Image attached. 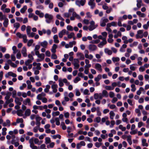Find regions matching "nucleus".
Here are the masks:
<instances>
[{"label":"nucleus","mask_w":149,"mask_h":149,"mask_svg":"<svg viewBox=\"0 0 149 149\" xmlns=\"http://www.w3.org/2000/svg\"><path fill=\"white\" fill-rule=\"evenodd\" d=\"M45 18L46 19L45 20L46 22L48 24L50 23L53 18V16L52 15L49 14L48 13H46L45 15Z\"/></svg>","instance_id":"f257e3e1"},{"label":"nucleus","mask_w":149,"mask_h":149,"mask_svg":"<svg viewBox=\"0 0 149 149\" xmlns=\"http://www.w3.org/2000/svg\"><path fill=\"white\" fill-rule=\"evenodd\" d=\"M107 43L106 38H103V40L98 45V46L99 47L101 48L102 46Z\"/></svg>","instance_id":"f03ea898"},{"label":"nucleus","mask_w":149,"mask_h":149,"mask_svg":"<svg viewBox=\"0 0 149 149\" xmlns=\"http://www.w3.org/2000/svg\"><path fill=\"white\" fill-rule=\"evenodd\" d=\"M88 48L89 50L94 51L96 50L97 47L95 45L90 44L89 45Z\"/></svg>","instance_id":"7ed1b4c3"},{"label":"nucleus","mask_w":149,"mask_h":149,"mask_svg":"<svg viewBox=\"0 0 149 149\" xmlns=\"http://www.w3.org/2000/svg\"><path fill=\"white\" fill-rule=\"evenodd\" d=\"M36 124L38 127H39L40 125V121L42 119V118L39 116H36Z\"/></svg>","instance_id":"20e7f679"},{"label":"nucleus","mask_w":149,"mask_h":149,"mask_svg":"<svg viewBox=\"0 0 149 149\" xmlns=\"http://www.w3.org/2000/svg\"><path fill=\"white\" fill-rule=\"evenodd\" d=\"M26 52V48L25 47H23L22 50L21 52L22 54L24 57H26L27 56Z\"/></svg>","instance_id":"39448f33"},{"label":"nucleus","mask_w":149,"mask_h":149,"mask_svg":"<svg viewBox=\"0 0 149 149\" xmlns=\"http://www.w3.org/2000/svg\"><path fill=\"white\" fill-rule=\"evenodd\" d=\"M95 68L99 71H101L102 70L101 65L99 63H97L95 65Z\"/></svg>","instance_id":"423d86ee"},{"label":"nucleus","mask_w":149,"mask_h":149,"mask_svg":"<svg viewBox=\"0 0 149 149\" xmlns=\"http://www.w3.org/2000/svg\"><path fill=\"white\" fill-rule=\"evenodd\" d=\"M77 56H80L79 59L80 60H84L85 58L84 55L82 53L78 52L77 53Z\"/></svg>","instance_id":"0eeeda50"},{"label":"nucleus","mask_w":149,"mask_h":149,"mask_svg":"<svg viewBox=\"0 0 149 149\" xmlns=\"http://www.w3.org/2000/svg\"><path fill=\"white\" fill-rule=\"evenodd\" d=\"M57 48V45L56 44H54L53 45L52 47V49L51 50V52L54 53H55L56 52V49Z\"/></svg>","instance_id":"6e6552de"},{"label":"nucleus","mask_w":149,"mask_h":149,"mask_svg":"<svg viewBox=\"0 0 149 149\" xmlns=\"http://www.w3.org/2000/svg\"><path fill=\"white\" fill-rule=\"evenodd\" d=\"M40 45L44 48H46L48 44L47 42L46 41H44L43 42H41Z\"/></svg>","instance_id":"1a4fd4ad"},{"label":"nucleus","mask_w":149,"mask_h":149,"mask_svg":"<svg viewBox=\"0 0 149 149\" xmlns=\"http://www.w3.org/2000/svg\"><path fill=\"white\" fill-rule=\"evenodd\" d=\"M104 52L105 53L109 55H111L112 53V51L108 48H105L104 49Z\"/></svg>","instance_id":"9d476101"},{"label":"nucleus","mask_w":149,"mask_h":149,"mask_svg":"<svg viewBox=\"0 0 149 149\" xmlns=\"http://www.w3.org/2000/svg\"><path fill=\"white\" fill-rule=\"evenodd\" d=\"M88 5L91 6V9H93L95 6V3L93 1H89L88 2Z\"/></svg>","instance_id":"9b49d317"},{"label":"nucleus","mask_w":149,"mask_h":149,"mask_svg":"<svg viewBox=\"0 0 149 149\" xmlns=\"http://www.w3.org/2000/svg\"><path fill=\"white\" fill-rule=\"evenodd\" d=\"M146 139H144L142 140V146H146L148 147V143H146Z\"/></svg>","instance_id":"f8f14e48"},{"label":"nucleus","mask_w":149,"mask_h":149,"mask_svg":"<svg viewBox=\"0 0 149 149\" xmlns=\"http://www.w3.org/2000/svg\"><path fill=\"white\" fill-rule=\"evenodd\" d=\"M131 137V136L130 135L127 136V141L130 145H132V143Z\"/></svg>","instance_id":"ddd939ff"},{"label":"nucleus","mask_w":149,"mask_h":149,"mask_svg":"<svg viewBox=\"0 0 149 149\" xmlns=\"http://www.w3.org/2000/svg\"><path fill=\"white\" fill-rule=\"evenodd\" d=\"M27 9V6H24L20 10L21 13H24L25 11Z\"/></svg>","instance_id":"4468645a"},{"label":"nucleus","mask_w":149,"mask_h":149,"mask_svg":"<svg viewBox=\"0 0 149 149\" xmlns=\"http://www.w3.org/2000/svg\"><path fill=\"white\" fill-rule=\"evenodd\" d=\"M102 95L103 97H107L108 96V92L106 90H104L102 92Z\"/></svg>","instance_id":"2eb2a0df"},{"label":"nucleus","mask_w":149,"mask_h":149,"mask_svg":"<svg viewBox=\"0 0 149 149\" xmlns=\"http://www.w3.org/2000/svg\"><path fill=\"white\" fill-rule=\"evenodd\" d=\"M3 25L5 27H7L8 26V19H5L3 23Z\"/></svg>","instance_id":"dca6fc26"},{"label":"nucleus","mask_w":149,"mask_h":149,"mask_svg":"<svg viewBox=\"0 0 149 149\" xmlns=\"http://www.w3.org/2000/svg\"><path fill=\"white\" fill-rule=\"evenodd\" d=\"M31 114V110L29 109H27L25 112V115L26 116H29Z\"/></svg>","instance_id":"f3484780"},{"label":"nucleus","mask_w":149,"mask_h":149,"mask_svg":"<svg viewBox=\"0 0 149 149\" xmlns=\"http://www.w3.org/2000/svg\"><path fill=\"white\" fill-rule=\"evenodd\" d=\"M23 112V111L22 109H19L17 111V114L19 116H23L22 114Z\"/></svg>","instance_id":"a211bd4d"},{"label":"nucleus","mask_w":149,"mask_h":149,"mask_svg":"<svg viewBox=\"0 0 149 149\" xmlns=\"http://www.w3.org/2000/svg\"><path fill=\"white\" fill-rule=\"evenodd\" d=\"M8 75L9 76H11L14 77H15L17 76V75L16 74L12 72H8Z\"/></svg>","instance_id":"6ab92c4d"},{"label":"nucleus","mask_w":149,"mask_h":149,"mask_svg":"<svg viewBox=\"0 0 149 149\" xmlns=\"http://www.w3.org/2000/svg\"><path fill=\"white\" fill-rule=\"evenodd\" d=\"M109 114L110 115V118L111 120H113V116L115 115V113L113 111H111L110 112Z\"/></svg>","instance_id":"aec40b11"},{"label":"nucleus","mask_w":149,"mask_h":149,"mask_svg":"<svg viewBox=\"0 0 149 149\" xmlns=\"http://www.w3.org/2000/svg\"><path fill=\"white\" fill-rule=\"evenodd\" d=\"M30 100L29 98H26L25 101H23V103L25 105H27L28 103L29 104L30 103Z\"/></svg>","instance_id":"412c9836"},{"label":"nucleus","mask_w":149,"mask_h":149,"mask_svg":"<svg viewBox=\"0 0 149 149\" xmlns=\"http://www.w3.org/2000/svg\"><path fill=\"white\" fill-rule=\"evenodd\" d=\"M100 40L99 39L96 40H93L90 42L92 44H97L99 43Z\"/></svg>","instance_id":"4be33fe9"},{"label":"nucleus","mask_w":149,"mask_h":149,"mask_svg":"<svg viewBox=\"0 0 149 149\" xmlns=\"http://www.w3.org/2000/svg\"><path fill=\"white\" fill-rule=\"evenodd\" d=\"M7 129L6 127H3L2 129V134L3 136H5L6 135V131L7 130Z\"/></svg>","instance_id":"5701e85b"},{"label":"nucleus","mask_w":149,"mask_h":149,"mask_svg":"<svg viewBox=\"0 0 149 149\" xmlns=\"http://www.w3.org/2000/svg\"><path fill=\"white\" fill-rule=\"evenodd\" d=\"M52 136L53 139H56L57 138H58L59 139H60L61 137V136L59 134H57L56 135H55Z\"/></svg>","instance_id":"b1692460"},{"label":"nucleus","mask_w":149,"mask_h":149,"mask_svg":"<svg viewBox=\"0 0 149 149\" xmlns=\"http://www.w3.org/2000/svg\"><path fill=\"white\" fill-rule=\"evenodd\" d=\"M22 38L23 39L24 42L25 43H26L27 41L26 35V34L22 35Z\"/></svg>","instance_id":"393cba45"},{"label":"nucleus","mask_w":149,"mask_h":149,"mask_svg":"<svg viewBox=\"0 0 149 149\" xmlns=\"http://www.w3.org/2000/svg\"><path fill=\"white\" fill-rule=\"evenodd\" d=\"M20 24L19 23L16 22L14 24V27L16 28V30H17L19 27Z\"/></svg>","instance_id":"a878e982"},{"label":"nucleus","mask_w":149,"mask_h":149,"mask_svg":"<svg viewBox=\"0 0 149 149\" xmlns=\"http://www.w3.org/2000/svg\"><path fill=\"white\" fill-rule=\"evenodd\" d=\"M33 42V40L30 39L29 40L27 43V46L29 47H30L31 46Z\"/></svg>","instance_id":"bb28decb"},{"label":"nucleus","mask_w":149,"mask_h":149,"mask_svg":"<svg viewBox=\"0 0 149 149\" xmlns=\"http://www.w3.org/2000/svg\"><path fill=\"white\" fill-rule=\"evenodd\" d=\"M112 60L114 62H118L120 60V58L118 57H113L112 58Z\"/></svg>","instance_id":"cd10ccee"},{"label":"nucleus","mask_w":149,"mask_h":149,"mask_svg":"<svg viewBox=\"0 0 149 149\" xmlns=\"http://www.w3.org/2000/svg\"><path fill=\"white\" fill-rule=\"evenodd\" d=\"M131 86L132 88L131 91L133 92H135L136 89L135 85L134 84H132L131 85Z\"/></svg>","instance_id":"c85d7f7f"},{"label":"nucleus","mask_w":149,"mask_h":149,"mask_svg":"<svg viewBox=\"0 0 149 149\" xmlns=\"http://www.w3.org/2000/svg\"><path fill=\"white\" fill-rule=\"evenodd\" d=\"M55 120L56 121V125L58 126L60 124L59 119L58 118H56L55 119Z\"/></svg>","instance_id":"c756f323"},{"label":"nucleus","mask_w":149,"mask_h":149,"mask_svg":"<svg viewBox=\"0 0 149 149\" xmlns=\"http://www.w3.org/2000/svg\"><path fill=\"white\" fill-rule=\"evenodd\" d=\"M51 142V140L50 138L49 137H47L45 138V143L46 144L49 143Z\"/></svg>","instance_id":"7c9ffc66"},{"label":"nucleus","mask_w":149,"mask_h":149,"mask_svg":"<svg viewBox=\"0 0 149 149\" xmlns=\"http://www.w3.org/2000/svg\"><path fill=\"white\" fill-rule=\"evenodd\" d=\"M32 61L30 59H28L25 62V64L26 65L28 66L29 64L32 63Z\"/></svg>","instance_id":"2f4dec72"},{"label":"nucleus","mask_w":149,"mask_h":149,"mask_svg":"<svg viewBox=\"0 0 149 149\" xmlns=\"http://www.w3.org/2000/svg\"><path fill=\"white\" fill-rule=\"evenodd\" d=\"M80 78L78 77H77L75 78V79L74 80V82L75 83H77L78 81H80Z\"/></svg>","instance_id":"473e14b6"},{"label":"nucleus","mask_w":149,"mask_h":149,"mask_svg":"<svg viewBox=\"0 0 149 149\" xmlns=\"http://www.w3.org/2000/svg\"><path fill=\"white\" fill-rule=\"evenodd\" d=\"M31 31V27L29 26H27L26 28V32L27 35L30 34Z\"/></svg>","instance_id":"72a5a7b5"},{"label":"nucleus","mask_w":149,"mask_h":149,"mask_svg":"<svg viewBox=\"0 0 149 149\" xmlns=\"http://www.w3.org/2000/svg\"><path fill=\"white\" fill-rule=\"evenodd\" d=\"M74 36V33L73 32H71L70 34H68V38L69 39L71 38L73 36Z\"/></svg>","instance_id":"f704fd0d"},{"label":"nucleus","mask_w":149,"mask_h":149,"mask_svg":"<svg viewBox=\"0 0 149 149\" xmlns=\"http://www.w3.org/2000/svg\"><path fill=\"white\" fill-rule=\"evenodd\" d=\"M74 68L75 69H78L79 66V65L78 63H74Z\"/></svg>","instance_id":"c9c22d12"},{"label":"nucleus","mask_w":149,"mask_h":149,"mask_svg":"<svg viewBox=\"0 0 149 149\" xmlns=\"http://www.w3.org/2000/svg\"><path fill=\"white\" fill-rule=\"evenodd\" d=\"M56 18L60 20H61L62 21H64V18H62L60 15L58 14L56 16Z\"/></svg>","instance_id":"e433bc0d"},{"label":"nucleus","mask_w":149,"mask_h":149,"mask_svg":"<svg viewBox=\"0 0 149 149\" xmlns=\"http://www.w3.org/2000/svg\"><path fill=\"white\" fill-rule=\"evenodd\" d=\"M60 114V112L58 111H56V112H53L52 113V115L53 116H58Z\"/></svg>","instance_id":"4c0bfd02"},{"label":"nucleus","mask_w":149,"mask_h":149,"mask_svg":"<svg viewBox=\"0 0 149 149\" xmlns=\"http://www.w3.org/2000/svg\"><path fill=\"white\" fill-rule=\"evenodd\" d=\"M67 29L68 31H73V29L72 27L70 25H68L67 26Z\"/></svg>","instance_id":"58836bf2"},{"label":"nucleus","mask_w":149,"mask_h":149,"mask_svg":"<svg viewBox=\"0 0 149 149\" xmlns=\"http://www.w3.org/2000/svg\"><path fill=\"white\" fill-rule=\"evenodd\" d=\"M23 121V120L22 118H18L16 120V122L17 123H22Z\"/></svg>","instance_id":"ea45409f"},{"label":"nucleus","mask_w":149,"mask_h":149,"mask_svg":"<svg viewBox=\"0 0 149 149\" xmlns=\"http://www.w3.org/2000/svg\"><path fill=\"white\" fill-rule=\"evenodd\" d=\"M58 81L59 82V86L61 87H62L64 85V84L62 81V80L61 79H59L58 80Z\"/></svg>","instance_id":"a19ab883"},{"label":"nucleus","mask_w":149,"mask_h":149,"mask_svg":"<svg viewBox=\"0 0 149 149\" xmlns=\"http://www.w3.org/2000/svg\"><path fill=\"white\" fill-rule=\"evenodd\" d=\"M105 88L107 90H112L113 89V87H111V86H106L105 87Z\"/></svg>","instance_id":"79ce46f5"},{"label":"nucleus","mask_w":149,"mask_h":149,"mask_svg":"<svg viewBox=\"0 0 149 149\" xmlns=\"http://www.w3.org/2000/svg\"><path fill=\"white\" fill-rule=\"evenodd\" d=\"M102 143H98V142H96L95 144V146L98 148L100 147L101 145H102Z\"/></svg>","instance_id":"37998d69"},{"label":"nucleus","mask_w":149,"mask_h":149,"mask_svg":"<svg viewBox=\"0 0 149 149\" xmlns=\"http://www.w3.org/2000/svg\"><path fill=\"white\" fill-rule=\"evenodd\" d=\"M86 2V0H81L80 1V5L82 6H84Z\"/></svg>","instance_id":"c03bdc74"},{"label":"nucleus","mask_w":149,"mask_h":149,"mask_svg":"<svg viewBox=\"0 0 149 149\" xmlns=\"http://www.w3.org/2000/svg\"><path fill=\"white\" fill-rule=\"evenodd\" d=\"M0 49L3 53L5 52L6 50V48L5 47H3L1 46H0Z\"/></svg>","instance_id":"a18cd8bd"},{"label":"nucleus","mask_w":149,"mask_h":149,"mask_svg":"<svg viewBox=\"0 0 149 149\" xmlns=\"http://www.w3.org/2000/svg\"><path fill=\"white\" fill-rule=\"evenodd\" d=\"M137 132V130H133L132 131H131L130 132V134L132 135H134L136 134Z\"/></svg>","instance_id":"49530a36"},{"label":"nucleus","mask_w":149,"mask_h":149,"mask_svg":"<svg viewBox=\"0 0 149 149\" xmlns=\"http://www.w3.org/2000/svg\"><path fill=\"white\" fill-rule=\"evenodd\" d=\"M13 93V95H12V97L13 98H15L16 97V93H17V92L16 90H13L12 92Z\"/></svg>","instance_id":"de8ad7c7"},{"label":"nucleus","mask_w":149,"mask_h":149,"mask_svg":"<svg viewBox=\"0 0 149 149\" xmlns=\"http://www.w3.org/2000/svg\"><path fill=\"white\" fill-rule=\"evenodd\" d=\"M52 31L54 33H56L57 31V29L56 27H53L52 29Z\"/></svg>","instance_id":"09e8293b"},{"label":"nucleus","mask_w":149,"mask_h":149,"mask_svg":"<svg viewBox=\"0 0 149 149\" xmlns=\"http://www.w3.org/2000/svg\"><path fill=\"white\" fill-rule=\"evenodd\" d=\"M57 57L55 54H52V55L51 58L52 59H55L57 58Z\"/></svg>","instance_id":"8fccbe9b"},{"label":"nucleus","mask_w":149,"mask_h":149,"mask_svg":"<svg viewBox=\"0 0 149 149\" xmlns=\"http://www.w3.org/2000/svg\"><path fill=\"white\" fill-rule=\"evenodd\" d=\"M41 63H38L37 66L36 67V69L38 70H40L41 69V68L40 66Z\"/></svg>","instance_id":"3c124183"},{"label":"nucleus","mask_w":149,"mask_h":149,"mask_svg":"<svg viewBox=\"0 0 149 149\" xmlns=\"http://www.w3.org/2000/svg\"><path fill=\"white\" fill-rule=\"evenodd\" d=\"M26 86V84L24 83L22 84V86H21L20 87V89L21 90L23 89L24 88H25Z\"/></svg>","instance_id":"603ef678"},{"label":"nucleus","mask_w":149,"mask_h":149,"mask_svg":"<svg viewBox=\"0 0 149 149\" xmlns=\"http://www.w3.org/2000/svg\"><path fill=\"white\" fill-rule=\"evenodd\" d=\"M89 92V90L87 89H86L84 90V94L85 95H89L90 94V93H88Z\"/></svg>","instance_id":"864d4df0"},{"label":"nucleus","mask_w":149,"mask_h":149,"mask_svg":"<svg viewBox=\"0 0 149 149\" xmlns=\"http://www.w3.org/2000/svg\"><path fill=\"white\" fill-rule=\"evenodd\" d=\"M109 96L111 98L113 97L114 96V93L112 91H110L109 93Z\"/></svg>","instance_id":"5fc2aeb1"},{"label":"nucleus","mask_w":149,"mask_h":149,"mask_svg":"<svg viewBox=\"0 0 149 149\" xmlns=\"http://www.w3.org/2000/svg\"><path fill=\"white\" fill-rule=\"evenodd\" d=\"M111 125H110V127L111 128L113 127V125L115 124V121L113 120H111Z\"/></svg>","instance_id":"6e6d98bb"},{"label":"nucleus","mask_w":149,"mask_h":149,"mask_svg":"<svg viewBox=\"0 0 149 149\" xmlns=\"http://www.w3.org/2000/svg\"><path fill=\"white\" fill-rule=\"evenodd\" d=\"M11 60L13 61H15L16 60V58L15 55L14 54L11 55Z\"/></svg>","instance_id":"4d7b16f0"},{"label":"nucleus","mask_w":149,"mask_h":149,"mask_svg":"<svg viewBox=\"0 0 149 149\" xmlns=\"http://www.w3.org/2000/svg\"><path fill=\"white\" fill-rule=\"evenodd\" d=\"M46 56L48 57H49L50 56L51 53L49 51L47 50L45 52Z\"/></svg>","instance_id":"13d9d810"},{"label":"nucleus","mask_w":149,"mask_h":149,"mask_svg":"<svg viewBox=\"0 0 149 149\" xmlns=\"http://www.w3.org/2000/svg\"><path fill=\"white\" fill-rule=\"evenodd\" d=\"M89 30L90 31H92L95 28V27H94V26H89L88 27Z\"/></svg>","instance_id":"bf43d9fd"},{"label":"nucleus","mask_w":149,"mask_h":149,"mask_svg":"<svg viewBox=\"0 0 149 149\" xmlns=\"http://www.w3.org/2000/svg\"><path fill=\"white\" fill-rule=\"evenodd\" d=\"M21 54L20 52H18L17 54L16 57L17 59H19L20 58Z\"/></svg>","instance_id":"052dcab7"},{"label":"nucleus","mask_w":149,"mask_h":149,"mask_svg":"<svg viewBox=\"0 0 149 149\" xmlns=\"http://www.w3.org/2000/svg\"><path fill=\"white\" fill-rule=\"evenodd\" d=\"M70 114L69 112H66L64 114V116L66 118H68L69 117Z\"/></svg>","instance_id":"680f3d73"},{"label":"nucleus","mask_w":149,"mask_h":149,"mask_svg":"<svg viewBox=\"0 0 149 149\" xmlns=\"http://www.w3.org/2000/svg\"><path fill=\"white\" fill-rule=\"evenodd\" d=\"M35 51V54L38 57H40V54L38 50Z\"/></svg>","instance_id":"e2e57ef3"},{"label":"nucleus","mask_w":149,"mask_h":149,"mask_svg":"<svg viewBox=\"0 0 149 149\" xmlns=\"http://www.w3.org/2000/svg\"><path fill=\"white\" fill-rule=\"evenodd\" d=\"M118 100L117 98L116 97H114L113 98L111 102L113 103H115Z\"/></svg>","instance_id":"0e129e2a"},{"label":"nucleus","mask_w":149,"mask_h":149,"mask_svg":"<svg viewBox=\"0 0 149 149\" xmlns=\"http://www.w3.org/2000/svg\"><path fill=\"white\" fill-rule=\"evenodd\" d=\"M16 18L18 21L22 22L23 21V18L22 17H17Z\"/></svg>","instance_id":"69168bd1"},{"label":"nucleus","mask_w":149,"mask_h":149,"mask_svg":"<svg viewBox=\"0 0 149 149\" xmlns=\"http://www.w3.org/2000/svg\"><path fill=\"white\" fill-rule=\"evenodd\" d=\"M94 98L95 100H97L99 98V95L97 93L94 94Z\"/></svg>","instance_id":"338daca9"},{"label":"nucleus","mask_w":149,"mask_h":149,"mask_svg":"<svg viewBox=\"0 0 149 149\" xmlns=\"http://www.w3.org/2000/svg\"><path fill=\"white\" fill-rule=\"evenodd\" d=\"M57 87L58 85L56 84H54L51 86V88L52 89L56 88Z\"/></svg>","instance_id":"774afa93"}]
</instances>
